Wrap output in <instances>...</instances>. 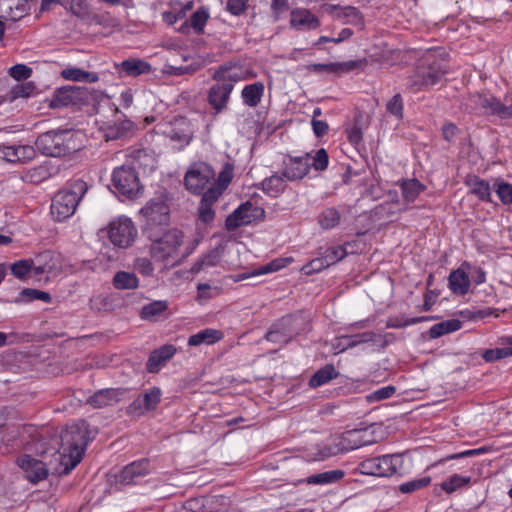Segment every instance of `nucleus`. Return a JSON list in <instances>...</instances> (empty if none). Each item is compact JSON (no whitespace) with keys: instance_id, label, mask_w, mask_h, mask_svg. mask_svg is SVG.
<instances>
[{"instance_id":"412c9836","label":"nucleus","mask_w":512,"mask_h":512,"mask_svg":"<svg viewBox=\"0 0 512 512\" xmlns=\"http://www.w3.org/2000/svg\"><path fill=\"white\" fill-rule=\"evenodd\" d=\"M289 24L296 30H315L320 26V20L309 9L294 8L290 11Z\"/></svg>"},{"instance_id":"6e6552de","label":"nucleus","mask_w":512,"mask_h":512,"mask_svg":"<svg viewBox=\"0 0 512 512\" xmlns=\"http://www.w3.org/2000/svg\"><path fill=\"white\" fill-rule=\"evenodd\" d=\"M403 466L400 454L383 455L363 460L358 464V471L363 475L390 477Z\"/></svg>"},{"instance_id":"774afa93","label":"nucleus","mask_w":512,"mask_h":512,"mask_svg":"<svg viewBox=\"0 0 512 512\" xmlns=\"http://www.w3.org/2000/svg\"><path fill=\"white\" fill-rule=\"evenodd\" d=\"M35 149L30 145H18L17 146V162H28L34 159Z\"/></svg>"},{"instance_id":"79ce46f5","label":"nucleus","mask_w":512,"mask_h":512,"mask_svg":"<svg viewBox=\"0 0 512 512\" xmlns=\"http://www.w3.org/2000/svg\"><path fill=\"white\" fill-rule=\"evenodd\" d=\"M113 286L118 290L136 289L139 281L134 273L118 271L112 280Z\"/></svg>"},{"instance_id":"e2e57ef3","label":"nucleus","mask_w":512,"mask_h":512,"mask_svg":"<svg viewBox=\"0 0 512 512\" xmlns=\"http://www.w3.org/2000/svg\"><path fill=\"white\" fill-rule=\"evenodd\" d=\"M395 391H396V388L394 386H392V385L385 386V387L379 388V389L373 391L372 393H370L369 395H367V400L369 402L385 400V399H388L391 396H393Z\"/></svg>"},{"instance_id":"c756f323","label":"nucleus","mask_w":512,"mask_h":512,"mask_svg":"<svg viewBox=\"0 0 512 512\" xmlns=\"http://www.w3.org/2000/svg\"><path fill=\"white\" fill-rule=\"evenodd\" d=\"M136 131L137 125L133 121L125 119L109 126L107 137L111 140L128 138L133 136Z\"/></svg>"},{"instance_id":"de8ad7c7","label":"nucleus","mask_w":512,"mask_h":512,"mask_svg":"<svg viewBox=\"0 0 512 512\" xmlns=\"http://www.w3.org/2000/svg\"><path fill=\"white\" fill-rule=\"evenodd\" d=\"M471 482L470 476H462L459 474H453L447 480L440 484L442 490L446 493L451 494L456 490L469 485Z\"/></svg>"},{"instance_id":"c03bdc74","label":"nucleus","mask_w":512,"mask_h":512,"mask_svg":"<svg viewBox=\"0 0 512 512\" xmlns=\"http://www.w3.org/2000/svg\"><path fill=\"white\" fill-rule=\"evenodd\" d=\"M462 326V322L458 319H450L446 321H442L433 325L429 329V336L432 339L439 338L445 334L455 332L459 330Z\"/></svg>"},{"instance_id":"e433bc0d","label":"nucleus","mask_w":512,"mask_h":512,"mask_svg":"<svg viewBox=\"0 0 512 512\" xmlns=\"http://www.w3.org/2000/svg\"><path fill=\"white\" fill-rule=\"evenodd\" d=\"M61 76L65 80L95 83L99 80V76L95 72H88L77 67H68L61 71Z\"/></svg>"},{"instance_id":"4c0bfd02","label":"nucleus","mask_w":512,"mask_h":512,"mask_svg":"<svg viewBox=\"0 0 512 512\" xmlns=\"http://www.w3.org/2000/svg\"><path fill=\"white\" fill-rule=\"evenodd\" d=\"M335 10L336 17L339 19H345V22L352 25L363 26L364 19L362 13L358 10V8L353 6H344L341 7L339 5H334L331 7Z\"/></svg>"},{"instance_id":"ea45409f","label":"nucleus","mask_w":512,"mask_h":512,"mask_svg":"<svg viewBox=\"0 0 512 512\" xmlns=\"http://www.w3.org/2000/svg\"><path fill=\"white\" fill-rule=\"evenodd\" d=\"M467 184L471 187L470 192L474 194L479 200L483 202L492 201L491 187L486 180L474 176L473 179L467 182Z\"/></svg>"},{"instance_id":"f8f14e48","label":"nucleus","mask_w":512,"mask_h":512,"mask_svg":"<svg viewBox=\"0 0 512 512\" xmlns=\"http://www.w3.org/2000/svg\"><path fill=\"white\" fill-rule=\"evenodd\" d=\"M265 210L256 206L250 201L241 204L225 220V227L228 231H233L240 226L249 225L253 221L263 219Z\"/></svg>"},{"instance_id":"f257e3e1","label":"nucleus","mask_w":512,"mask_h":512,"mask_svg":"<svg viewBox=\"0 0 512 512\" xmlns=\"http://www.w3.org/2000/svg\"><path fill=\"white\" fill-rule=\"evenodd\" d=\"M61 451L59 462L62 467L57 471L59 475L69 474L82 460L89 437V424L85 420H79L67 425L61 433Z\"/></svg>"},{"instance_id":"9d476101","label":"nucleus","mask_w":512,"mask_h":512,"mask_svg":"<svg viewBox=\"0 0 512 512\" xmlns=\"http://www.w3.org/2000/svg\"><path fill=\"white\" fill-rule=\"evenodd\" d=\"M214 181V170L203 162L194 163L184 177L186 189L196 195L201 194Z\"/></svg>"},{"instance_id":"1a4fd4ad","label":"nucleus","mask_w":512,"mask_h":512,"mask_svg":"<svg viewBox=\"0 0 512 512\" xmlns=\"http://www.w3.org/2000/svg\"><path fill=\"white\" fill-rule=\"evenodd\" d=\"M112 183L116 191L128 199H135L142 193L143 187L140 185L135 168L131 166L123 165L115 168Z\"/></svg>"},{"instance_id":"c9c22d12","label":"nucleus","mask_w":512,"mask_h":512,"mask_svg":"<svg viewBox=\"0 0 512 512\" xmlns=\"http://www.w3.org/2000/svg\"><path fill=\"white\" fill-rule=\"evenodd\" d=\"M54 255L51 251H44L39 253L32 259L33 262V274L40 275L44 273H51L55 268L53 261Z\"/></svg>"},{"instance_id":"f03ea898","label":"nucleus","mask_w":512,"mask_h":512,"mask_svg":"<svg viewBox=\"0 0 512 512\" xmlns=\"http://www.w3.org/2000/svg\"><path fill=\"white\" fill-rule=\"evenodd\" d=\"M444 54L442 49H429L407 78L406 88L416 93L437 84L448 72Z\"/></svg>"},{"instance_id":"423d86ee","label":"nucleus","mask_w":512,"mask_h":512,"mask_svg":"<svg viewBox=\"0 0 512 512\" xmlns=\"http://www.w3.org/2000/svg\"><path fill=\"white\" fill-rule=\"evenodd\" d=\"M35 145L41 154L50 157H62L77 150L68 130L42 133L37 137Z\"/></svg>"},{"instance_id":"f704fd0d","label":"nucleus","mask_w":512,"mask_h":512,"mask_svg":"<svg viewBox=\"0 0 512 512\" xmlns=\"http://www.w3.org/2000/svg\"><path fill=\"white\" fill-rule=\"evenodd\" d=\"M501 341L503 347H496L484 351L482 357L486 362H494L512 356V337H504Z\"/></svg>"},{"instance_id":"6e6d98bb","label":"nucleus","mask_w":512,"mask_h":512,"mask_svg":"<svg viewBox=\"0 0 512 512\" xmlns=\"http://www.w3.org/2000/svg\"><path fill=\"white\" fill-rule=\"evenodd\" d=\"M312 162L310 163V169L313 168L316 171H324L327 169L329 164V156L324 148H320L316 151L314 156H310Z\"/></svg>"},{"instance_id":"5fc2aeb1","label":"nucleus","mask_w":512,"mask_h":512,"mask_svg":"<svg viewBox=\"0 0 512 512\" xmlns=\"http://www.w3.org/2000/svg\"><path fill=\"white\" fill-rule=\"evenodd\" d=\"M32 271H33L32 259L19 260L11 265V273L19 279L25 278Z\"/></svg>"},{"instance_id":"9b49d317","label":"nucleus","mask_w":512,"mask_h":512,"mask_svg":"<svg viewBox=\"0 0 512 512\" xmlns=\"http://www.w3.org/2000/svg\"><path fill=\"white\" fill-rule=\"evenodd\" d=\"M90 99V92L86 87L67 85L58 88L51 100V106L54 108L81 106L87 104Z\"/></svg>"},{"instance_id":"052dcab7","label":"nucleus","mask_w":512,"mask_h":512,"mask_svg":"<svg viewBox=\"0 0 512 512\" xmlns=\"http://www.w3.org/2000/svg\"><path fill=\"white\" fill-rule=\"evenodd\" d=\"M328 267L329 266L326 262L325 257L321 256L305 264L302 267L301 271L306 275H311L313 273H318Z\"/></svg>"},{"instance_id":"4d7b16f0","label":"nucleus","mask_w":512,"mask_h":512,"mask_svg":"<svg viewBox=\"0 0 512 512\" xmlns=\"http://www.w3.org/2000/svg\"><path fill=\"white\" fill-rule=\"evenodd\" d=\"M346 255L347 252L343 246H334L327 248L323 257H325L328 266H331L342 260Z\"/></svg>"},{"instance_id":"4468645a","label":"nucleus","mask_w":512,"mask_h":512,"mask_svg":"<svg viewBox=\"0 0 512 512\" xmlns=\"http://www.w3.org/2000/svg\"><path fill=\"white\" fill-rule=\"evenodd\" d=\"M108 236L115 246L127 248L134 242L137 229L129 218L119 217L110 223Z\"/></svg>"},{"instance_id":"dca6fc26","label":"nucleus","mask_w":512,"mask_h":512,"mask_svg":"<svg viewBox=\"0 0 512 512\" xmlns=\"http://www.w3.org/2000/svg\"><path fill=\"white\" fill-rule=\"evenodd\" d=\"M310 153L302 156L287 155L282 163V175L290 182L304 179L310 172Z\"/></svg>"},{"instance_id":"f3484780","label":"nucleus","mask_w":512,"mask_h":512,"mask_svg":"<svg viewBox=\"0 0 512 512\" xmlns=\"http://www.w3.org/2000/svg\"><path fill=\"white\" fill-rule=\"evenodd\" d=\"M161 401V390L158 387H152L146 390L127 407V413L130 415L141 416L146 412L153 411Z\"/></svg>"},{"instance_id":"c85d7f7f","label":"nucleus","mask_w":512,"mask_h":512,"mask_svg":"<svg viewBox=\"0 0 512 512\" xmlns=\"http://www.w3.org/2000/svg\"><path fill=\"white\" fill-rule=\"evenodd\" d=\"M223 338V332L217 329L206 328L188 338L189 346H199L201 344L213 345Z\"/></svg>"},{"instance_id":"a211bd4d","label":"nucleus","mask_w":512,"mask_h":512,"mask_svg":"<svg viewBox=\"0 0 512 512\" xmlns=\"http://www.w3.org/2000/svg\"><path fill=\"white\" fill-rule=\"evenodd\" d=\"M296 319L292 317H285L277 324H274L271 329L265 334V339L269 342L285 345L289 343L295 336L299 334L298 331L293 329Z\"/></svg>"},{"instance_id":"7c9ffc66","label":"nucleus","mask_w":512,"mask_h":512,"mask_svg":"<svg viewBox=\"0 0 512 512\" xmlns=\"http://www.w3.org/2000/svg\"><path fill=\"white\" fill-rule=\"evenodd\" d=\"M376 334L372 331L358 333L354 335H343L338 338L337 347H341V351L356 347L360 344L375 341Z\"/></svg>"},{"instance_id":"2f4dec72","label":"nucleus","mask_w":512,"mask_h":512,"mask_svg":"<svg viewBox=\"0 0 512 512\" xmlns=\"http://www.w3.org/2000/svg\"><path fill=\"white\" fill-rule=\"evenodd\" d=\"M487 104H485L484 114L486 115H497L502 119L511 118L512 117V103L510 105H505L501 103L499 99L492 95H487ZM512 102V96H511Z\"/></svg>"},{"instance_id":"13d9d810","label":"nucleus","mask_w":512,"mask_h":512,"mask_svg":"<svg viewBox=\"0 0 512 512\" xmlns=\"http://www.w3.org/2000/svg\"><path fill=\"white\" fill-rule=\"evenodd\" d=\"M386 111L398 119L403 117V99L402 96L395 94L386 104Z\"/></svg>"},{"instance_id":"393cba45","label":"nucleus","mask_w":512,"mask_h":512,"mask_svg":"<svg viewBox=\"0 0 512 512\" xmlns=\"http://www.w3.org/2000/svg\"><path fill=\"white\" fill-rule=\"evenodd\" d=\"M264 91V83L260 81L245 85L241 91L243 103L251 108L258 106L264 96Z\"/></svg>"},{"instance_id":"aec40b11","label":"nucleus","mask_w":512,"mask_h":512,"mask_svg":"<svg viewBox=\"0 0 512 512\" xmlns=\"http://www.w3.org/2000/svg\"><path fill=\"white\" fill-rule=\"evenodd\" d=\"M17 463L24 471L26 479L33 484L46 479L48 476L46 465L42 461L32 458L29 455L18 458Z\"/></svg>"},{"instance_id":"37998d69","label":"nucleus","mask_w":512,"mask_h":512,"mask_svg":"<svg viewBox=\"0 0 512 512\" xmlns=\"http://www.w3.org/2000/svg\"><path fill=\"white\" fill-rule=\"evenodd\" d=\"M340 219L341 214L334 207L325 208L317 217L318 224L325 230L333 229L338 226Z\"/></svg>"},{"instance_id":"bf43d9fd","label":"nucleus","mask_w":512,"mask_h":512,"mask_svg":"<svg viewBox=\"0 0 512 512\" xmlns=\"http://www.w3.org/2000/svg\"><path fill=\"white\" fill-rule=\"evenodd\" d=\"M34 90L35 86L31 82L20 83L11 88L10 95L12 99L29 97Z\"/></svg>"},{"instance_id":"69168bd1","label":"nucleus","mask_w":512,"mask_h":512,"mask_svg":"<svg viewBox=\"0 0 512 512\" xmlns=\"http://www.w3.org/2000/svg\"><path fill=\"white\" fill-rule=\"evenodd\" d=\"M289 0H271V15L274 21H279L289 9Z\"/></svg>"},{"instance_id":"72a5a7b5","label":"nucleus","mask_w":512,"mask_h":512,"mask_svg":"<svg viewBox=\"0 0 512 512\" xmlns=\"http://www.w3.org/2000/svg\"><path fill=\"white\" fill-rule=\"evenodd\" d=\"M345 472L341 469L329 470L322 473L314 474L303 480L309 485H327L336 483L343 479Z\"/></svg>"},{"instance_id":"5701e85b","label":"nucleus","mask_w":512,"mask_h":512,"mask_svg":"<svg viewBox=\"0 0 512 512\" xmlns=\"http://www.w3.org/2000/svg\"><path fill=\"white\" fill-rule=\"evenodd\" d=\"M121 388H106L95 392L89 397L88 403L94 408H103L118 403L124 396Z\"/></svg>"},{"instance_id":"680f3d73","label":"nucleus","mask_w":512,"mask_h":512,"mask_svg":"<svg viewBox=\"0 0 512 512\" xmlns=\"http://www.w3.org/2000/svg\"><path fill=\"white\" fill-rule=\"evenodd\" d=\"M368 61L366 58L358 59V60H350L346 62H336L337 66V74L339 73H347L354 69L364 68L367 65Z\"/></svg>"},{"instance_id":"09e8293b","label":"nucleus","mask_w":512,"mask_h":512,"mask_svg":"<svg viewBox=\"0 0 512 512\" xmlns=\"http://www.w3.org/2000/svg\"><path fill=\"white\" fill-rule=\"evenodd\" d=\"M432 319V317L429 316H420V317H412V318H405L403 316H396V317H390L388 318L386 322L387 328H403L409 325L417 324L423 321H428Z\"/></svg>"},{"instance_id":"20e7f679","label":"nucleus","mask_w":512,"mask_h":512,"mask_svg":"<svg viewBox=\"0 0 512 512\" xmlns=\"http://www.w3.org/2000/svg\"><path fill=\"white\" fill-rule=\"evenodd\" d=\"M231 69V65L223 64L212 74L215 83L207 91V102L216 114L227 109L234 85L241 79L240 74Z\"/></svg>"},{"instance_id":"8fccbe9b","label":"nucleus","mask_w":512,"mask_h":512,"mask_svg":"<svg viewBox=\"0 0 512 512\" xmlns=\"http://www.w3.org/2000/svg\"><path fill=\"white\" fill-rule=\"evenodd\" d=\"M230 182V178L226 180V183L220 187L219 185H215L212 182L201 194L202 198L200 202H203L208 205H213L214 202L218 200L221 196L223 190L226 188L227 184Z\"/></svg>"},{"instance_id":"0e129e2a","label":"nucleus","mask_w":512,"mask_h":512,"mask_svg":"<svg viewBox=\"0 0 512 512\" xmlns=\"http://www.w3.org/2000/svg\"><path fill=\"white\" fill-rule=\"evenodd\" d=\"M31 73L32 69L24 64H16L9 70V75L17 81L28 79Z\"/></svg>"},{"instance_id":"39448f33","label":"nucleus","mask_w":512,"mask_h":512,"mask_svg":"<svg viewBox=\"0 0 512 512\" xmlns=\"http://www.w3.org/2000/svg\"><path fill=\"white\" fill-rule=\"evenodd\" d=\"M88 191V185L81 179L70 182L52 199L51 214L57 221L71 217L83 196Z\"/></svg>"},{"instance_id":"864d4df0","label":"nucleus","mask_w":512,"mask_h":512,"mask_svg":"<svg viewBox=\"0 0 512 512\" xmlns=\"http://www.w3.org/2000/svg\"><path fill=\"white\" fill-rule=\"evenodd\" d=\"M494 189L502 204H512V184L503 180H497L494 184Z\"/></svg>"},{"instance_id":"49530a36","label":"nucleus","mask_w":512,"mask_h":512,"mask_svg":"<svg viewBox=\"0 0 512 512\" xmlns=\"http://www.w3.org/2000/svg\"><path fill=\"white\" fill-rule=\"evenodd\" d=\"M486 96L478 93L469 95L463 103L465 110L471 114H484L485 104H487Z\"/></svg>"},{"instance_id":"0eeeda50","label":"nucleus","mask_w":512,"mask_h":512,"mask_svg":"<svg viewBox=\"0 0 512 512\" xmlns=\"http://www.w3.org/2000/svg\"><path fill=\"white\" fill-rule=\"evenodd\" d=\"M362 433L361 430H350L333 437L327 445L315 454L313 459L322 461L370 444V441L363 439Z\"/></svg>"},{"instance_id":"cd10ccee","label":"nucleus","mask_w":512,"mask_h":512,"mask_svg":"<svg viewBox=\"0 0 512 512\" xmlns=\"http://www.w3.org/2000/svg\"><path fill=\"white\" fill-rule=\"evenodd\" d=\"M401 189V194L405 202H414L418 196L426 189L418 179H404L397 183Z\"/></svg>"},{"instance_id":"603ef678","label":"nucleus","mask_w":512,"mask_h":512,"mask_svg":"<svg viewBox=\"0 0 512 512\" xmlns=\"http://www.w3.org/2000/svg\"><path fill=\"white\" fill-rule=\"evenodd\" d=\"M431 483V477L425 476L413 479L399 485V491L403 494H410L417 490L427 487Z\"/></svg>"},{"instance_id":"b1692460","label":"nucleus","mask_w":512,"mask_h":512,"mask_svg":"<svg viewBox=\"0 0 512 512\" xmlns=\"http://www.w3.org/2000/svg\"><path fill=\"white\" fill-rule=\"evenodd\" d=\"M27 0H0L2 17L12 21L21 19L27 12Z\"/></svg>"},{"instance_id":"a18cd8bd","label":"nucleus","mask_w":512,"mask_h":512,"mask_svg":"<svg viewBox=\"0 0 512 512\" xmlns=\"http://www.w3.org/2000/svg\"><path fill=\"white\" fill-rule=\"evenodd\" d=\"M292 259L290 258H277L272 260L266 265L261 266L260 268L254 270L251 274H242L238 279L243 280L250 276L263 275L271 272H276L282 268H284L288 263H290Z\"/></svg>"},{"instance_id":"4be33fe9","label":"nucleus","mask_w":512,"mask_h":512,"mask_svg":"<svg viewBox=\"0 0 512 512\" xmlns=\"http://www.w3.org/2000/svg\"><path fill=\"white\" fill-rule=\"evenodd\" d=\"M177 349L172 344H165L158 349L153 350L146 362V370L149 373H157L160 368L176 354Z\"/></svg>"},{"instance_id":"bb28decb","label":"nucleus","mask_w":512,"mask_h":512,"mask_svg":"<svg viewBox=\"0 0 512 512\" xmlns=\"http://www.w3.org/2000/svg\"><path fill=\"white\" fill-rule=\"evenodd\" d=\"M287 179L281 173H275L270 177L265 178L261 187L264 193L271 197L280 196L287 188Z\"/></svg>"},{"instance_id":"a878e982","label":"nucleus","mask_w":512,"mask_h":512,"mask_svg":"<svg viewBox=\"0 0 512 512\" xmlns=\"http://www.w3.org/2000/svg\"><path fill=\"white\" fill-rule=\"evenodd\" d=\"M118 67L126 76L137 77L142 74H148L152 70L149 62L139 58H129L123 60Z\"/></svg>"},{"instance_id":"ddd939ff","label":"nucleus","mask_w":512,"mask_h":512,"mask_svg":"<svg viewBox=\"0 0 512 512\" xmlns=\"http://www.w3.org/2000/svg\"><path fill=\"white\" fill-rule=\"evenodd\" d=\"M141 214L145 219L144 233L155 232L154 228L166 225L169 222V208L161 199L150 200L142 209Z\"/></svg>"},{"instance_id":"7ed1b4c3","label":"nucleus","mask_w":512,"mask_h":512,"mask_svg":"<svg viewBox=\"0 0 512 512\" xmlns=\"http://www.w3.org/2000/svg\"><path fill=\"white\" fill-rule=\"evenodd\" d=\"M147 237L151 240L150 254L156 261L170 262L172 265H176L193 251L192 247L187 249L183 255H180L184 234L176 228L169 229L161 235H157L156 232H149Z\"/></svg>"},{"instance_id":"a19ab883","label":"nucleus","mask_w":512,"mask_h":512,"mask_svg":"<svg viewBox=\"0 0 512 512\" xmlns=\"http://www.w3.org/2000/svg\"><path fill=\"white\" fill-rule=\"evenodd\" d=\"M168 308L167 301H153L144 305L140 311V317L143 320L155 321L160 317Z\"/></svg>"},{"instance_id":"473e14b6","label":"nucleus","mask_w":512,"mask_h":512,"mask_svg":"<svg viewBox=\"0 0 512 512\" xmlns=\"http://www.w3.org/2000/svg\"><path fill=\"white\" fill-rule=\"evenodd\" d=\"M449 288L454 294L465 295L470 287L468 275L461 269L453 270L449 275Z\"/></svg>"},{"instance_id":"2eb2a0df","label":"nucleus","mask_w":512,"mask_h":512,"mask_svg":"<svg viewBox=\"0 0 512 512\" xmlns=\"http://www.w3.org/2000/svg\"><path fill=\"white\" fill-rule=\"evenodd\" d=\"M163 133L178 150L188 146L194 137L192 125L185 117H175Z\"/></svg>"},{"instance_id":"338daca9","label":"nucleus","mask_w":512,"mask_h":512,"mask_svg":"<svg viewBox=\"0 0 512 512\" xmlns=\"http://www.w3.org/2000/svg\"><path fill=\"white\" fill-rule=\"evenodd\" d=\"M134 268L143 276H151L154 272L152 262L148 258H137L134 263Z\"/></svg>"},{"instance_id":"58836bf2","label":"nucleus","mask_w":512,"mask_h":512,"mask_svg":"<svg viewBox=\"0 0 512 512\" xmlns=\"http://www.w3.org/2000/svg\"><path fill=\"white\" fill-rule=\"evenodd\" d=\"M338 375L339 373L336 371L335 367L332 364H327L311 376L309 386L311 388H318L337 378Z\"/></svg>"},{"instance_id":"3c124183","label":"nucleus","mask_w":512,"mask_h":512,"mask_svg":"<svg viewBox=\"0 0 512 512\" xmlns=\"http://www.w3.org/2000/svg\"><path fill=\"white\" fill-rule=\"evenodd\" d=\"M209 19V13L205 8L197 9L190 16V25L194 29L195 33L201 34L204 32V27Z\"/></svg>"},{"instance_id":"6ab92c4d","label":"nucleus","mask_w":512,"mask_h":512,"mask_svg":"<svg viewBox=\"0 0 512 512\" xmlns=\"http://www.w3.org/2000/svg\"><path fill=\"white\" fill-rule=\"evenodd\" d=\"M149 473L150 461L143 458L126 465L117 476V481L124 485L137 484Z\"/></svg>"}]
</instances>
